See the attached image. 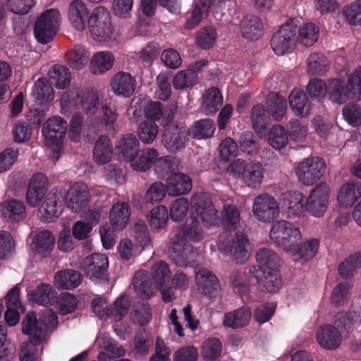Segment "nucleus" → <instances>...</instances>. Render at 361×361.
Wrapping results in <instances>:
<instances>
[{"mask_svg":"<svg viewBox=\"0 0 361 361\" xmlns=\"http://www.w3.org/2000/svg\"><path fill=\"white\" fill-rule=\"evenodd\" d=\"M90 199L89 187L83 182H75L67 191L53 188L39 208V218L45 223L54 221L61 214V202L72 213H79L89 204Z\"/></svg>","mask_w":361,"mask_h":361,"instance_id":"nucleus-1","label":"nucleus"},{"mask_svg":"<svg viewBox=\"0 0 361 361\" xmlns=\"http://www.w3.org/2000/svg\"><path fill=\"white\" fill-rule=\"evenodd\" d=\"M152 272V279L147 271L140 270L135 274L133 283L137 295L142 299H149L159 288L164 302L173 301L175 299V293L166 286V282H169L171 278V271L168 264L160 260L153 265Z\"/></svg>","mask_w":361,"mask_h":361,"instance_id":"nucleus-2","label":"nucleus"},{"mask_svg":"<svg viewBox=\"0 0 361 361\" xmlns=\"http://www.w3.org/2000/svg\"><path fill=\"white\" fill-rule=\"evenodd\" d=\"M332 324L321 326L316 333V338L319 345L326 350L338 348L342 341L341 332L348 331L354 326L361 323V316L356 312H339L333 319Z\"/></svg>","mask_w":361,"mask_h":361,"instance_id":"nucleus-3","label":"nucleus"},{"mask_svg":"<svg viewBox=\"0 0 361 361\" xmlns=\"http://www.w3.org/2000/svg\"><path fill=\"white\" fill-rule=\"evenodd\" d=\"M328 97L333 103L345 104L348 100L361 99V66L348 77L347 83L341 78L328 80Z\"/></svg>","mask_w":361,"mask_h":361,"instance_id":"nucleus-4","label":"nucleus"},{"mask_svg":"<svg viewBox=\"0 0 361 361\" xmlns=\"http://www.w3.org/2000/svg\"><path fill=\"white\" fill-rule=\"evenodd\" d=\"M23 333L29 336V341L23 342L19 349L20 361H41L42 353L37 348L46 338L42 329L36 326V315L29 312L22 322Z\"/></svg>","mask_w":361,"mask_h":361,"instance_id":"nucleus-5","label":"nucleus"},{"mask_svg":"<svg viewBox=\"0 0 361 361\" xmlns=\"http://www.w3.org/2000/svg\"><path fill=\"white\" fill-rule=\"evenodd\" d=\"M87 25L94 41L110 44L117 41L111 15L105 6H98L92 9Z\"/></svg>","mask_w":361,"mask_h":361,"instance_id":"nucleus-6","label":"nucleus"},{"mask_svg":"<svg viewBox=\"0 0 361 361\" xmlns=\"http://www.w3.org/2000/svg\"><path fill=\"white\" fill-rule=\"evenodd\" d=\"M217 246L220 252L226 255H232L238 263L245 262L250 257V240L247 236L240 231H238L232 236L228 231H224L219 236Z\"/></svg>","mask_w":361,"mask_h":361,"instance_id":"nucleus-7","label":"nucleus"},{"mask_svg":"<svg viewBox=\"0 0 361 361\" xmlns=\"http://www.w3.org/2000/svg\"><path fill=\"white\" fill-rule=\"evenodd\" d=\"M270 238L286 253L294 251L295 245L302 238L300 228L293 223L286 220H279L271 225Z\"/></svg>","mask_w":361,"mask_h":361,"instance_id":"nucleus-8","label":"nucleus"},{"mask_svg":"<svg viewBox=\"0 0 361 361\" xmlns=\"http://www.w3.org/2000/svg\"><path fill=\"white\" fill-rule=\"evenodd\" d=\"M61 23V16L57 8L45 10L37 19L34 32L37 42L47 44L53 40Z\"/></svg>","mask_w":361,"mask_h":361,"instance_id":"nucleus-9","label":"nucleus"},{"mask_svg":"<svg viewBox=\"0 0 361 361\" xmlns=\"http://www.w3.org/2000/svg\"><path fill=\"white\" fill-rule=\"evenodd\" d=\"M67 130L66 121L59 116H53L49 118L42 126V132L46 144L56 147L53 154L51 155L54 161H57L60 157Z\"/></svg>","mask_w":361,"mask_h":361,"instance_id":"nucleus-10","label":"nucleus"},{"mask_svg":"<svg viewBox=\"0 0 361 361\" xmlns=\"http://www.w3.org/2000/svg\"><path fill=\"white\" fill-rule=\"evenodd\" d=\"M326 162L320 157H310L298 162L295 167L298 181L305 186H312L324 176Z\"/></svg>","mask_w":361,"mask_h":361,"instance_id":"nucleus-11","label":"nucleus"},{"mask_svg":"<svg viewBox=\"0 0 361 361\" xmlns=\"http://www.w3.org/2000/svg\"><path fill=\"white\" fill-rule=\"evenodd\" d=\"M331 187L326 182H320L310 192L306 198V209L314 217L322 216L327 210L329 204Z\"/></svg>","mask_w":361,"mask_h":361,"instance_id":"nucleus-12","label":"nucleus"},{"mask_svg":"<svg viewBox=\"0 0 361 361\" xmlns=\"http://www.w3.org/2000/svg\"><path fill=\"white\" fill-rule=\"evenodd\" d=\"M189 131L183 123L171 124L166 127L162 136V143L166 149L172 154L183 150L189 141Z\"/></svg>","mask_w":361,"mask_h":361,"instance_id":"nucleus-13","label":"nucleus"},{"mask_svg":"<svg viewBox=\"0 0 361 361\" xmlns=\"http://www.w3.org/2000/svg\"><path fill=\"white\" fill-rule=\"evenodd\" d=\"M297 26L293 21L284 23L274 35L271 46L274 52L282 56L292 51L295 45Z\"/></svg>","mask_w":361,"mask_h":361,"instance_id":"nucleus-14","label":"nucleus"},{"mask_svg":"<svg viewBox=\"0 0 361 361\" xmlns=\"http://www.w3.org/2000/svg\"><path fill=\"white\" fill-rule=\"evenodd\" d=\"M170 256L178 265L193 267L197 263V252L192 246L180 234H176L170 240Z\"/></svg>","mask_w":361,"mask_h":361,"instance_id":"nucleus-15","label":"nucleus"},{"mask_svg":"<svg viewBox=\"0 0 361 361\" xmlns=\"http://www.w3.org/2000/svg\"><path fill=\"white\" fill-rule=\"evenodd\" d=\"M190 206L200 216L204 226L211 228L219 224L217 209L206 193L197 192L193 195L190 199Z\"/></svg>","mask_w":361,"mask_h":361,"instance_id":"nucleus-16","label":"nucleus"},{"mask_svg":"<svg viewBox=\"0 0 361 361\" xmlns=\"http://www.w3.org/2000/svg\"><path fill=\"white\" fill-rule=\"evenodd\" d=\"M256 260L258 267L250 268V282L257 283L262 275L266 274L267 271L276 269L280 258L272 250L267 247L259 248L256 253Z\"/></svg>","mask_w":361,"mask_h":361,"instance_id":"nucleus-17","label":"nucleus"},{"mask_svg":"<svg viewBox=\"0 0 361 361\" xmlns=\"http://www.w3.org/2000/svg\"><path fill=\"white\" fill-rule=\"evenodd\" d=\"M280 212L277 200L268 193L257 196L252 204V213L259 221L269 223L279 216Z\"/></svg>","mask_w":361,"mask_h":361,"instance_id":"nucleus-18","label":"nucleus"},{"mask_svg":"<svg viewBox=\"0 0 361 361\" xmlns=\"http://www.w3.org/2000/svg\"><path fill=\"white\" fill-rule=\"evenodd\" d=\"M49 180L42 173H36L30 179L26 192V202L32 207H37L46 196Z\"/></svg>","mask_w":361,"mask_h":361,"instance_id":"nucleus-19","label":"nucleus"},{"mask_svg":"<svg viewBox=\"0 0 361 361\" xmlns=\"http://www.w3.org/2000/svg\"><path fill=\"white\" fill-rule=\"evenodd\" d=\"M281 204L287 218H300L305 212L306 198L299 190L288 191L281 195Z\"/></svg>","mask_w":361,"mask_h":361,"instance_id":"nucleus-20","label":"nucleus"},{"mask_svg":"<svg viewBox=\"0 0 361 361\" xmlns=\"http://www.w3.org/2000/svg\"><path fill=\"white\" fill-rule=\"evenodd\" d=\"M90 14L87 5L82 0H73L67 7V19L71 26L78 32L86 29Z\"/></svg>","mask_w":361,"mask_h":361,"instance_id":"nucleus-21","label":"nucleus"},{"mask_svg":"<svg viewBox=\"0 0 361 361\" xmlns=\"http://www.w3.org/2000/svg\"><path fill=\"white\" fill-rule=\"evenodd\" d=\"M108 267L109 259L106 255L99 253L87 257L82 264L87 276L95 283L104 279Z\"/></svg>","mask_w":361,"mask_h":361,"instance_id":"nucleus-22","label":"nucleus"},{"mask_svg":"<svg viewBox=\"0 0 361 361\" xmlns=\"http://www.w3.org/2000/svg\"><path fill=\"white\" fill-rule=\"evenodd\" d=\"M197 289L209 299L216 298L220 290V283L216 276L207 269H200L195 274Z\"/></svg>","mask_w":361,"mask_h":361,"instance_id":"nucleus-23","label":"nucleus"},{"mask_svg":"<svg viewBox=\"0 0 361 361\" xmlns=\"http://www.w3.org/2000/svg\"><path fill=\"white\" fill-rule=\"evenodd\" d=\"M166 189L169 196L178 197L185 195L190 192L192 183L190 177L183 173H173L166 179Z\"/></svg>","mask_w":361,"mask_h":361,"instance_id":"nucleus-24","label":"nucleus"},{"mask_svg":"<svg viewBox=\"0 0 361 361\" xmlns=\"http://www.w3.org/2000/svg\"><path fill=\"white\" fill-rule=\"evenodd\" d=\"M361 197V183L348 181L343 183L338 191L336 202L338 207L348 209L351 207Z\"/></svg>","mask_w":361,"mask_h":361,"instance_id":"nucleus-25","label":"nucleus"},{"mask_svg":"<svg viewBox=\"0 0 361 361\" xmlns=\"http://www.w3.org/2000/svg\"><path fill=\"white\" fill-rule=\"evenodd\" d=\"M136 87V80L130 73L121 71L111 80V88L114 94L123 97H130Z\"/></svg>","mask_w":361,"mask_h":361,"instance_id":"nucleus-26","label":"nucleus"},{"mask_svg":"<svg viewBox=\"0 0 361 361\" xmlns=\"http://www.w3.org/2000/svg\"><path fill=\"white\" fill-rule=\"evenodd\" d=\"M288 102L295 116L304 118L311 114L312 104L302 90L294 88L290 93Z\"/></svg>","mask_w":361,"mask_h":361,"instance_id":"nucleus-27","label":"nucleus"},{"mask_svg":"<svg viewBox=\"0 0 361 361\" xmlns=\"http://www.w3.org/2000/svg\"><path fill=\"white\" fill-rule=\"evenodd\" d=\"M158 157L159 153L157 149L147 148L135 152L128 161L133 170L146 171L152 166Z\"/></svg>","mask_w":361,"mask_h":361,"instance_id":"nucleus-28","label":"nucleus"},{"mask_svg":"<svg viewBox=\"0 0 361 361\" xmlns=\"http://www.w3.org/2000/svg\"><path fill=\"white\" fill-rule=\"evenodd\" d=\"M130 208L125 202H118L114 204L109 212V221L114 230L124 229L129 221L130 216Z\"/></svg>","mask_w":361,"mask_h":361,"instance_id":"nucleus-29","label":"nucleus"},{"mask_svg":"<svg viewBox=\"0 0 361 361\" xmlns=\"http://www.w3.org/2000/svg\"><path fill=\"white\" fill-rule=\"evenodd\" d=\"M2 217L11 222H19L26 216L24 203L18 200H7L0 204Z\"/></svg>","mask_w":361,"mask_h":361,"instance_id":"nucleus-30","label":"nucleus"},{"mask_svg":"<svg viewBox=\"0 0 361 361\" xmlns=\"http://www.w3.org/2000/svg\"><path fill=\"white\" fill-rule=\"evenodd\" d=\"M56 291L51 285L41 283L27 293V300L41 305H51L56 298Z\"/></svg>","mask_w":361,"mask_h":361,"instance_id":"nucleus-31","label":"nucleus"},{"mask_svg":"<svg viewBox=\"0 0 361 361\" xmlns=\"http://www.w3.org/2000/svg\"><path fill=\"white\" fill-rule=\"evenodd\" d=\"M114 62L115 57L111 52L98 51L92 56L90 60V71L94 75L104 74L112 68Z\"/></svg>","mask_w":361,"mask_h":361,"instance_id":"nucleus-32","label":"nucleus"},{"mask_svg":"<svg viewBox=\"0 0 361 361\" xmlns=\"http://www.w3.org/2000/svg\"><path fill=\"white\" fill-rule=\"evenodd\" d=\"M113 144L106 136H101L95 142L93 149V159L99 165L109 163L113 157Z\"/></svg>","mask_w":361,"mask_h":361,"instance_id":"nucleus-33","label":"nucleus"},{"mask_svg":"<svg viewBox=\"0 0 361 361\" xmlns=\"http://www.w3.org/2000/svg\"><path fill=\"white\" fill-rule=\"evenodd\" d=\"M204 0H195L192 8L185 13L184 27L186 30H192L197 27L202 21L204 16L209 11Z\"/></svg>","mask_w":361,"mask_h":361,"instance_id":"nucleus-34","label":"nucleus"},{"mask_svg":"<svg viewBox=\"0 0 361 361\" xmlns=\"http://www.w3.org/2000/svg\"><path fill=\"white\" fill-rule=\"evenodd\" d=\"M251 315V310L247 307H243L225 314L223 324L231 329L241 328L249 323Z\"/></svg>","mask_w":361,"mask_h":361,"instance_id":"nucleus-35","label":"nucleus"},{"mask_svg":"<svg viewBox=\"0 0 361 361\" xmlns=\"http://www.w3.org/2000/svg\"><path fill=\"white\" fill-rule=\"evenodd\" d=\"M82 275L77 271L66 269L59 271L54 276V285L61 290H68L78 286L82 282Z\"/></svg>","mask_w":361,"mask_h":361,"instance_id":"nucleus-36","label":"nucleus"},{"mask_svg":"<svg viewBox=\"0 0 361 361\" xmlns=\"http://www.w3.org/2000/svg\"><path fill=\"white\" fill-rule=\"evenodd\" d=\"M176 234H180L183 239L198 243L204 238V233L200 221L196 217L190 216L181 226V229Z\"/></svg>","mask_w":361,"mask_h":361,"instance_id":"nucleus-37","label":"nucleus"},{"mask_svg":"<svg viewBox=\"0 0 361 361\" xmlns=\"http://www.w3.org/2000/svg\"><path fill=\"white\" fill-rule=\"evenodd\" d=\"M263 25L259 17L254 15L245 16L241 22L242 35L250 40L258 39L262 34Z\"/></svg>","mask_w":361,"mask_h":361,"instance_id":"nucleus-38","label":"nucleus"},{"mask_svg":"<svg viewBox=\"0 0 361 361\" xmlns=\"http://www.w3.org/2000/svg\"><path fill=\"white\" fill-rule=\"evenodd\" d=\"M55 245V237L48 230L39 231L34 237L32 243L35 252L45 256L49 253Z\"/></svg>","mask_w":361,"mask_h":361,"instance_id":"nucleus-39","label":"nucleus"},{"mask_svg":"<svg viewBox=\"0 0 361 361\" xmlns=\"http://www.w3.org/2000/svg\"><path fill=\"white\" fill-rule=\"evenodd\" d=\"M264 172V170L259 162L250 161L243 172V181L247 187L255 188L262 183Z\"/></svg>","mask_w":361,"mask_h":361,"instance_id":"nucleus-40","label":"nucleus"},{"mask_svg":"<svg viewBox=\"0 0 361 361\" xmlns=\"http://www.w3.org/2000/svg\"><path fill=\"white\" fill-rule=\"evenodd\" d=\"M223 104V96L217 87H210L202 97V109L207 115L215 114Z\"/></svg>","mask_w":361,"mask_h":361,"instance_id":"nucleus-41","label":"nucleus"},{"mask_svg":"<svg viewBox=\"0 0 361 361\" xmlns=\"http://www.w3.org/2000/svg\"><path fill=\"white\" fill-rule=\"evenodd\" d=\"M319 241L316 238H310L305 240L300 246L295 245V250L290 251L288 255L296 257L304 261H308L312 259L318 252Z\"/></svg>","mask_w":361,"mask_h":361,"instance_id":"nucleus-42","label":"nucleus"},{"mask_svg":"<svg viewBox=\"0 0 361 361\" xmlns=\"http://www.w3.org/2000/svg\"><path fill=\"white\" fill-rule=\"evenodd\" d=\"M82 111L89 116H94L99 107V96L94 90L80 91L77 94Z\"/></svg>","mask_w":361,"mask_h":361,"instance_id":"nucleus-43","label":"nucleus"},{"mask_svg":"<svg viewBox=\"0 0 361 361\" xmlns=\"http://www.w3.org/2000/svg\"><path fill=\"white\" fill-rule=\"evenodd\" d=\"M31 95L40 104H47L54 99V90L45 78H40L35 83Z\"/></svg>","mask_w":361,"mask_h":361,"instance_id":"nucleus-44","label":"nucleus"},{"mask_svg":"<svg viewBox=\"0 0 361 361\" xmlns=\"http://www.w3.org/2000/svg\"><path fill=\"white\" fill-rule=\"evenodd\" d=\"M139 142L133 134L123 135L117 142L116 149L121 159L128 160L136 152Z\"/></svg>","mask_w":361,"mask_h":361,"instance_id":"nucleus-45","label":"nucleus"},{"mask_svg":"<svg viewBox=\"0 0 361 361\" xmlns=\"http://www.w3.org/2000/svg\"><path fill=\"white\" fill-rule=\"evenodd\" d=\"M197 73L191 68L178 71L172 80L173 88L178 90L192 87L197 85Z\"/></svg>","mask_w":361,"mask_h":361,"instance_id":"nucleus-46","label":"nucleus"},{"mask_svg":"<svg viewBox=\"0 0 361 361\" xmlns=\"http://www.w3.org/2000/svg\"><path fill=\"white\" fill-rule=\"evenodd\" d=\"M147 219L152 229L159 231L164 228L168 223L169 212L164 205H158L151 209Z\"/></svg>","mask_w":361,"mask_h":361,"instance_id":"nucleus-47","label":"nucleus"},{"mask_svg":"<svg viewBox=\"0 0 361 361\" xmlns=\"http://www.w3.org/2000/svg\"><path fill=\"white\" fill-rule=\"evenodd\" d=\"M298 39L299 42L305 47H311L314 44L319 37V26L312 22L304 23L298 30Z\"/></svg>","mask_w":361,"mask_h":361,"instance_id":"nucleus-48","label":"nucleus"},{"mask_svg":"<svg viewBox=\"0 0 361 361\" xmlns=\"http://www.w3.org/2000/svg\"><path fill=\"white\" fill-rule=\"evenodd\" d=\"M222 353V343L218 338H209L202 344L201 356L205 361H215Z\"/></svg>","mask_w":361,"mask_h":361,"instance_id":"nucleus-49","label":"nucleus"},{"mask_svg":"<svg viewBox=\"0 0 361 361\" xmlns=\"http://www.w3.org/2000/svg\"><path fill=\"white\" fill-rule=\"evenodd\" d=\"M51 82L58 89H65L71 80V74L68 68L61 65H54L49 72Z\"/></svg>","mask_w":361,"mask_h":361,"instance_id":"nucleus-50","label":"nucleus"},{"mask_svg":"<svg viewBox=\"0 0 361 361\" xmlns=\"http://www.w3.org/2000/svg\"><path fill=\"white\" fill-rule=\"evenodd\" d=\"M188 131L189 134L194 138H209L213 135L215 131V124L211 119H202L196 121Z\"/></svg>","mask_w":361,"mask_h":361,"instance_id":"nucleus-51","label":"nucleus"},{"mask_svg":"<svg viewBox=\"0 0 361 361\" xmlns=\"http://www.w3.org/2000/svg\"><path fill=\"white\" fill-rule=\"evenodd\" d=\"M267 141L275 149L284 148L288 142V137L285 128L281 125H274L268 131Z\"/></svg>","mask_w":361,"mask_h":361,"instance_id":"nucleus-52","label":"nucleus"},{"mask_svg":"<svg viewBox=\"0 0 361 361\" xmlns=\"http://www.w3.org/2000/svg\"><path fill=\"white\" fill-rule=\"evenodd\" d=\"M266 111L264 106L257 104L252 108L251 112V121L255 132L258 137H266Z\"/></svg>","mask_w":361,"mask_h":361,"instance_id":"nucleus-53","label":"nucleus"},{"mask_svg":"<svg viewBox=\"0 0 361 361\" xmlns=\"http://www.w3.org/2000/svg\"><path fill=\"white\" fill-rule=\"evenodd\" d=\"M154 171L159 178L166 179L171 174L176 173L177 169L176 160L171 156L159 158L154 162Z\"/></svg>","mask_w":361,"mask_h":361,"instance_id":"nucleus-54","label":"nucleus"},{"mask_svg":"<svg viewBox=\"0 0 361 361\" xmlns=\"http://www.w3.org/2000/svg\"><path fill=\"white\" fill-rule=\"evenodd\" d=\"M329 62L326 57L319 53H313L307 59V71L312 75H324L329 70Z\"/></svg>","mask_w":361,"mask_h":361,"instance_id":"nucleus-55","label":"nucleus"},{"mask_svg":"<svg viewBox=\"0 0 361 361\" xmlns=\"http://www.w3.org/2000/svg\"><path fill=\"white\" fill-rule=\"evenodd\" d=\"M217 33L214 27L205 26L196 32L195 42L197 45L203 49L212 48L216 42Z\"/></svg>","mask_w":361,"mask_h":361,"instance_id":"nucleus-56","label":"nucleus"},{"mask_svg":"<svg viewBox=\"0 0 361 361\" xmlns=\"http://www.w3.org/2000/svg\"><path fill=\"white\" fill-rule=\"evenodd\" d=\"M159 127L152 121H145L140 123L137 135L140 140L147 145L152 144L157 137Z\"/></svg>","mask_w":361,"mask_h":361,"instance_id":"nucleus-57","label":"nucleus"},{"mask_svg":"<svg viewBox=\"0 0 361 361\" xmlns=\"http://www.w3.org/2000/svg\"><path fill=\"white\" fill-rule=\"evenodd\" d=\"M361 266V253L349 255L338 267V274L343 278L351 277Z\"/></svg>","mask_w":361,"mask_h":361,"instance_id":"nucleus-58","label":"nucleus"},{"mask_svg":"<svg viewBox=\"0 0 361 361\" xmlns=\"http://www.w3.org/2000/svg\"><path fill=\"white\" fill-rule=\"evenodd\" d=\"M269 104V112L272 117L280 121L283 118L287 110V102L284 97L276 93L270 94Z\"/></svg>","mask_w":361,"mask_h":361,"instance_id":"nucleus-59","label":"nucleus"},{"mask_svg":"<svg viewBox=\"0 0 361 361\" xmlns=\"http://www.w3.org/2000/svg\"><path fill=\"white\" fill-rule=\"evenodd\" d=\"M89 58V51L85 48L78 45L68 54V61L71 68L81 70L87 64Z\"/></svg>","mask_w":361,"mask_h":361,"instance_id":"nucleus-60","label":"nucleus"},{"mask_svg":"<svg viewBox=\"0 0 361 361\" xmlns=\"http://www.w3.org/2000/svg\"><path fill=\"white\" fill-rule=\"evenodd\" d=\"M79 99L74 90H67L63 92L59 101L60 113L64 116H70L78 109Z\"/></svg>","mask_w":361,"mask_h":361,"instance_id":"nucleus-61","label":"nucleus"},{"mask_svg":"<svg viewBox=\"0 0 361 361\" xmlns=\"http://www.w3.org/2000/svg\"><path fill=\"white\" fill-rule=\"evenodd\" d=\"M189 208V202L185 197H179L173 200L169 206V214L171 220L180 222L186 216Z\"/></svg>","mask_w":361,"mask_h":361,"instance_id":"nucleus-62","label":"nucleus"},{"mask_svg":"<svg viewBox=\"0 0 361 361\" xmlns=\"http://www.w3.org/2000/svg\"><path fill=\"white\" fill-rule=\"evenodd\" d=\"M306 91L312 99L319 102L328 94V82L322 79L312 78L306 86Z\"/></svg>","mask_w":361,"mask_h":361,"instance_id":"nucleus-63","label":"nucleus"},{"mask_svg":"<svg viewBox=\"0 0 361 361\" xmlns=\"http://www.w3.org/2000/svg\"><path fill=\"white\" fill-rule=\"evenodd\" d=\"M342 13L350 25H361V1H355L346 5Z\"/></svg>","mask_w":361,"mask_h":361,"instance_id":"nucleus-64","label":"nucleus"}]
</instances>
